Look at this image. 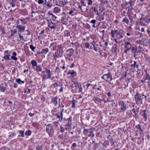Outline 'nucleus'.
Masks as SVG:
<instances>
[{"instance_id": "1", "label": "nucleus", "mask_w": 150, "mask_h": 150, "mask_svg": "<svg viewBox=\"0 0 150 150\" xmlns=\"http://www.w3.org/2000/svg\"><path fill=\"white\" fill-rule=\"evenodd\" d=\"M124 31L121 29L112 30L111 33V36L119 40L125 36Z\"/></svg>"}, {"instance_id": "2", "label": "nucleus", "mask_w": 150, "mask_h": 150, "mask_svg": "<svg viewBox=\"0 0 150 150\" xmlns=\"http://www.w3.org/2000/svg\"><path fill=\"white\" fill-rule=\"evenodd\" d=\"M146 96L144 94L137 93L135 96V99L136 103L138 105H141L143 103L142 99L146 98Z\"/></svg>"}, {"instance_id": "3", "label": "nucleus", "mask_w": 150, "mask_h": 150, "mask_svg": "<svg viewBox=\"0 0 150 150\" xmlns=\"http://www.w3.org/2000/svg\"><path fill=\"white\" fill-rule=\"evenodd\" d=\"M84 135L93 137H94L93 132V129L91 128L89 129H84L83 131Z\"/></svg>"}, {"instance_id": "4", "label": "nucleus", "mask_w": 150, "mask_h": 150, "mask_svg": "<svg viewBox=\"0 0 150 150\" xmlns=\"http://www.w3.org/2000/svg\"><path fill=\"white\" fill-rule=\"evenodd\" d=\"M50 71V70L47 68L46 69L45 71H42L41 73L42 78L45 80L46 79L50 78L51 76Z\"/></svg>"}, {"instance_id": "5", "label": "nucleus", "mask_w": 150, "mask_h": 150, "mask_svg": "<svg viewBox=\"0 0 150 150\" xmlns=\"http://www.w3.org/2000/svg\"><path fill=\"white\" fill-rule=\"evenodd\" d=\"M65 121L66 123L65 125V129L69 130L71 128L72 122V117H70L69 118H67Z\"/></svg>"}, {"instance_id": "6", "label": "nucleus", "mask_w": 150, "mask_h": 150, "mask_svg": "<svg viewBox=\"0 0 150 150\" xmlns=\"http://www.w3.org/2000/svg\"><path fill=\"white\" fill-rule=\"evenodd\" d=\"M112 75L110 73L105 74L102 77V78L104 79L106 81L109 82L112 80Z\"/></svg>"}, {"instance_id": "7", "label": "nucleus", "mask_w": 150, "mask_h": 150, "mask_svg": "<svg viewBox=\"0 0 150 150\" xmlns=\"http://www.w3.org/2000/svg\"><path fill=\"white\" fill-rule=\"evenodd\" d=\"M149 20L147 18H141L140 19V24L143 26L147 25L146 23L148 24Z\"/></svg>"}, {"instance_id": "8", "label": "nucleus", "mask_w": 150, "mask_h": 150, "mask_svg": "<svg viewBox=\"0 0 150 150\" xmlns=\"http://www.w3.org/2000/svg\"><path fill=\"white\" fill-rule=\"evenodd\" d=\"M118 105L120 106L121 109L123 112H124L126 109V105L125 104L123 101L118 102Z\"/></svg>"}, {"instance_id": "9", "label": "nucleus", "mask_w": 150, "mask_h": 150, "mask_svg": "<svg viewBox=\"0 0 150 150\" xmlns=\"http://www.w3.org/2000/svg\"><path fill=\"white\" fill-rule=\"evenodd\" d=\"M81 6L79 5V9L83 12H87L88 10V9L87 8L83 9L82 8V7H85L86 6V4L83 1H81Z\"/></svg>"}, {"instance_id": "10", "label": "nucleus", "mask_w": 150, "mask_h": 150, "mask_svg": "<svg viewBox=\"0 0 150 150\" xmlns=\"http://www.w3.org/2000/svg\"><path fill=\"white\" fill-rule=\"evenodd\" d=\"M60 101V98H58L56 96L52 99L51 102L53 105H54V106H56L57 105L58 102H59Z\"/></svg>"}, {"instance_id": "11", "label": "nucleus", "mask_w": 150, "mask_h": 150, "mask_svg": "<svg viewBox=\"0 0 150 150\" xmlns=\"http://www.w3.org/2000/svg\"><path fill=\"white\" fill-rule=\"evenodd\" d=\"M64 109H62L61 112L57 113L56 114L57 118L59 119V121L61 122L63 119V112L64 111Z\"/></svg>"}, {"instance_id": "12", "label": "nucleus", "mask_w": 150, "mask_h": 150, "mask_svg": "<svg viewBox=\"0 0 150 150\" xmlns=\"http://www.w3.org/2000/svg\"><path fill=\"white\" fill-rule=\"evenodd\" d=\"M53 56L54 59L56 60L57 58L61 57L62 56V53L56 51L53 54Z\"/></svg>"}, {"instance_id": "13", "label": "nucleus", "mask_w": 150, "mask_h": 150, "mask_svg": "<svg viewBox=\"0 0 150 150\" xmlns=\"http://www.w3.org/2000/svg\"><path fill=\"white\" fill-rule=\"evenodd\" d=\"M59 44L54 42L51 43L50 46V48L53 50H56L57 49Z\"/></svg>"}, {"instance_id": "14", "label": "nucleus", "mask_w": 150, "mask_h": 150, "mask_svg": "<svg viewBox=\"0 0 150 150\" xmlns=\"http://www.w3.org/2000/svg\"><path fill=\"white\" fill-rule=\"evenodd\" d=\"M10 53L8 50H5L4 51V54L3 58L6 60H9L10 59Z\"/></svg>"}, {"instance_id": "15", "label": "nucleus", "mask_w": 150, "mask_h": 150, "mask_svg": "<svg viewBox=\"0 0 150 150\" xmlns=\"http://www.w3.org/2000/svg\"><path fill=\"white\" fill-rule=\"evenodd\" d=\"M74 53V51L71 48L68 50L66 52V55L69 58L71 57Z\"/></svg>"}, {"instance_id": "16", "label": "nucleus", "mask_w": 150, "mask_h": 150, "mask_svg": "<svg viewBox=\"0 0 150 150\" xmlns=\"http://www.w3.org/2000/svg\"><path fill=\"white\" fill-rule=\"evenodd\" d=\"M125 49H127L129 50H130L133 44H131L129 42L127 41H125Z\"/></svg>"}, {"instance_id": "17", "label": "nucleus", "mask_w": 150, "mask_h": 150, "mask_svg": "<svg viewBox=\"0 0 150 150\" xmlns=\"http://www.w3.org/2000/svg\"><path fill=\"white\" fill-rule=\"evenodd\" d=\"M16 28H18V32L22 33L25 30V26H22L21 25H17Z\"/></svg>"}, {"instance_id": "18", "label": "nucleus", "mask_w": 150, "mask_h": 150, "mask_svg": "<svg viewBox=\"0 0 150 150\" xmlns=\"http://www.w3.org/2000/svg\"><path fill=\"white\" fill-rule=\"evenodd\" d=\"M57 25L56 24L53 23L51 21L48 22V26L51 29H53L56 28Z\"/></svg>"}, {"instance_id": "19", "label": "nucleus", "mask_w": 150, "mask_h": 150, "mask_svg": "<svg viewBox=\"0 0 150 150\" xmlns=\"http://www.w3.org/2000/svg\"><path fill=\"white\" fill-rule=\"evenodd\" d=\"M64 46L62 45L61 44L57 46V51H58V52L63 53L64 52Z\"/></svg>"}, {"instance_id": "20", "label": "nucleus", "mask_w": 150, "mask_h": 150, "mask_svg": "<svg viewBox=\"0 0 150 150\" xmlns=\"http://www.w3.org/2000/svg\"><path fill=\"white\" fill-rule=\"evenodd\" d=\"M52 129V126L50 124H48L46 127V131L49 133V134H50Z\"/></svg>"}, {"instance_id": "21", "label": "nucleus", "mask_w": 150, "mask_h": 150, "mask_svg": "<svg viewBox=\"0 0 150 150\" xmlns=\"http://www.w3.org/2000/svg\"><path fill=\"white\" fill-rule=\"evenodd\" d=\"M130 50H131L132 52L134 54L136 52H137V47L134 44H133Z\"/></svg>"}, {"instance_id": "22", "label": "nucleus", "mask_w": 150, "mask_h": 150, "mask_svg": "<svg viewBox=\"0 0 150 150\" xmlns=\"http://www.w3.org/2000/svg\"><path fill=\"white\" fill-rule=\"evenodd\" d=\"M146 72L147 71L146 70ZM150 79V77L149 75L147 74L146 73L145 75V76L144 77V81L145 82H147L149 81Z\"/></svg>"}, {"instance_id": "23", "label": "nucleus", "mask_w": 150, "mask_h": 150, "mask_svg": "<svg viewBox=\"0 0 150 150\" xmlns=\"http://www.w3.org/2000/svg\"><path fill=\"white\" fill-rule=\"evenodd\" d=\"M67 19V18L66 16H64L61 18L60 21L63 24L66 25L67 24L66 21Z\"/></svg>"}, {"instance_id": "24", "label": "nucleus", "mask_w": 150, "mask_h": 150, "mask_svg": "<svg viewBox=\"0 0 150 150\" xmlns=\"http://www.w3.org/2000/svg\"><path fill=\"white\" fill-rule=\"evenodd\" d=\"M92 9L93 10L96 14L98 15L100 14V12L98 11V8L97 7H92Z\"/></svg>"}, {"instance_id": "25", "label": "nucleus", "mask_w": 150, "mask_h": 150, "mask_svg": "<svg viewBox=\"0 0 150 150\" xmlns=\"http://www.w3.org/2000/svg\"><path fill=\"white\" fill-rule=\"evenodd\" d=\"M93 100L96 103L101 102L102 101V99H101L100 98H97L96 97H94L93 98Z\"/></svg>"}, {"instance_id": "26", "label": "nucleus", "mask_w": 150, "mask_h": 150, "mask_svg": "<svg viewBox=\"0 0 150 150\" xmlns=\"http://www.w3.org/2000/svg\"><path fill=\"white\" fill-rule=\"evenodd\" d=\"M37 72H38L42 71V68L40 65L37 66L36 67L33 69Z\"/></svg>"}, {"instance_id": "27", "label": "nucleus", "mask_w": 150, "mask_h": 150, "mask_svg": "<svg viewBox=\"0 0 150 150\" xmlns=\"http://www.w3.org/2000/svg\"><path fill=\"white\" fill-rule=\"evenodd\" d=\"M17 55L16 53L15 52H13L12 53V55L11 56V59L14 61L17 60V58L16 57Z\"/></svg>"}, {"instance_id": "28", "label": "nucleus", "mask_w": 150, "mask_h": 150, "mask_svg": "<svg viewBox=\"0 0 150 150\" xmlns=\"http://www.w3.org/2000/svg\"><path fill=\"white\" fill-rule=\"evenodd\" d=\"M31 63L32 65L33 69H34L35 67H36L37 66V63L36 61L35 60H31Z\"/></svg>"}, {"instance_id": "29", "label": "nucleus", "mask_w": 150, "mask_h": 150, "mask_svg": "<svg viewBox=\"0 0 150 150\" xmlns=\"http://www.w3.org/2000/svg\"><path fill=\"white\" fill-rule=\"evenodd\" d=\"M75 9L74 8L73 10H71L69 13V15H71V16L75 15L76 14V13L75 12Z\"/></svg>"}, {"instance_id": "30", "label": "nucleus", "mask_w": 150, "mask_h": 150, "mask_svg": "<svg viewBox=\"0 0 150 150\" xmlns=\"http://www.w3.org/2000/svg\"><path fill=\"white\" fill-rule=\"evenodd\" d=\"M60 11V8L58 7H55L53 10L54 12L56 13H59Z\"/></svg>"}, {"instance_id": "31", "label": "nucleus", "mask_w": 150, "mask_h": 150, "mask_svg": "<svg viewBox=\"0 0 150 150\" xmlns=\"http://www.w3.org/2000/svg\"><path fill=\"white\" fill-rule=\"evenodd\" d=\"M16 81L18 84H21L22 83L23 84L24 83V81H22L20 79H17L16 80Z\"/></svg>"}, {"instance_id": "32", "label": "nucleus", "mask_w": 150, "mask_h": 150, "mask_svg": "<svg viewBox=\"0 0 150 150\" xmlns=\"http://www.w3.org/2000/svg\"><path fill=\"white\" fill-rule=\"evenodd\" d=\"M138 67V65L137 64V62L134 61V64H132L131 66V67L132 68H137Z\"/></svg>"}, {"instance_id": "33", "label": "nucleus", "mask_w": 150, "mask_h": 150, "mask_svg": "<svg viewBox=\"0 0 150 150\" xmlns=\"http://www.w3.org/2000/svg\"><path fill=\"white\" fill-rule=\"evenodd\" d=\"M47 0H38V3L39 4H46V3Z\"/></svg>"}, {"instance_id": "34", "label": "nucleus", "mask_w": 150, "mask_h": 150, "mask_svg": "<svg viewBox=\"0 0 150 150\" xmlns=\"http://www.w3.org/2000/svg\"><path fill=\"white\" fill-rule=\"evenodd\" d=\"M68 74H71L73 76H76V73L74 71H69L68 72Z\"/></svg>"}, {"instance_id": "35", "label": "nucleus", "mask_w": 150, "mask_h": 150, "mask_svg": "<svg viewBox=\"0 0 150 150\" xmlns=\"http://www.w3.org/2000/svg\"><path fill=\"white\" fill-rule=\"evenodd\" d=\"M96 23V20L94 19L92 20L90 22V23H92L93 24V25H92V26L94 28H95L96 27V26L95 25Z\"/></svg>"}, {"instance_id": "36", "label": "nucleus", "mask_w": 150, "mask_h": 150, "mask_svg": "<svg viewBox=\"0 0 150 150\" xmlns=\"http://www.w3.org/2000/svg\"><path fill=\"white\" fill-rule=\"evenodd\" d=\"M104 16L103 15H101L98 18V20L101 21L104 20Z\"/></svg>"}, {"instance_id": "37", "label": "nucleus", "mask_w": 150, "mask_h": 150, "mask_svg": "<svg viewBox=\"0 0 150 150\" xmlns=\"http://www.w3.org/2000/svg\"><path fill=\"white\" fill-rule=\"evenodd\" d=\"M71 102L72 104L71 107L73 108H75V104L77 102V101L75 100H73L71 101Z\"/></svg>"}, {"instance_id": "38", "label": "nucleus", "mask_w": 150, "mask_h": 150, "mask_svg": "<svg viewBox=\"0 0 150 150\" xmlns=\"http://www.w3.org/2000/svg\"><path fill=\"white\" fill-rule=\"evenodd\" d=\"M42 53H43L46 54L49 51V49L48 48L42 49Z\"/></svg>"}, {"instance_id": "39", "label": "nucleus", "mask_w": 150, "mask_h": 150, "mask_svg": "<svg viewBox=\"0 0 150 150\" xmlns=\"http://www.w3.org/2000/svg\"><path fill=\"white\" fill-rule=\"evenodd\" d=\"M18 35L19 38H20L21 40H22L23 41H24V39L23 38V35H22L20 33H18Z\"/></svg>"}, {"instance_id": "40", "label": "nucleus", "mask_w": 150, "mask_h": 150, "mask_svg": "<svg viewBox=\"0 0 150 150\" xmlns=\"http://www.w3.org/2000/svg\"><path fill=\"white\" fill-rule=\"evenodd\" d=\"M48 13L49 15H51L52 16V17L53 18V19L56 20V18H57V16H55V15H54L53 14L51 13V11H49L48 12Z\"/></svg>"}, {"instance_id": "41", "label": "nucleus", "mask_w": 150, "mask_h": 150, "mask_svg": "<svg viewBox=\"0 0 150 150\" xmlns=\"http://www.w3.org/2000/svg\"><path fill=\"white\" fill-rule=\"evenodd\" d=\"M122 21L125 22L127 24H128L129 22V20L126 17H125L123 18Z\"/></svg>"}, {"instance_id": "42", "label": "nucleus", "mask_w": 150, "mask_h": 150, "mask_svg": "<svg viewBox=\"0 0 150 150\" xmlns=\"http://www.w3.org/2000/svg\"><path fill=\"white\" fill-rule=\"evenodd\" d=\"M0 88L2 92H4L6 89V87L3 86L2 85H0Z\"/></svg>"}, {"instance_id": "43", "label": "nucleus", "mask_w": 150, "mask_h": 150, "mask_svg": "<svg viewBox=\"0 0 150 150\" xmlns=\"http://www.w3.org/2000/svg\"><path fill=\"white\" fill-rule=\"evenodd\" d=\"M74 84L75 87H76L79 88L80 86H81V84L78 82H75Z\"/></svg>"}, {"instance_id": "44", "label": "nucleus", "mask_w": 150, "mask_h": 150, "mask_svg": "<svg viewBox=\"0 0 150 150\" xmlns=\"http://www.w3.org/2000/svg\"><path fill=\"white\" fill-rule=\"evenodd\" d=\"M25 134L26 135L30 136L31 134V131L30 130H28L26 131Z\"/></svg>"}, {"instance_id": "45", "label": "nucleus", "mask_w": 150, "mask_h": 150, "mask_svg": "<svg viewBox=\"0 0 150 150\" xmlns=\"http://www.w3.org/2000/svg\"><path fill=\"white\" fill-rule=\"evenodd\" d=\"M83 46L87 48H88L89 47V44L88 42H85L83 44Z\"/></svg>"}, {"instance_id": "46", "label": "nucleus", "mask_w": 150, "mask_h": 150, "mask_svg": "<svg viewBox=\"0 0 150 150\" xmlns=\"http://www.w3.org/2000/svg\"><path fill=\"white\" fill-rule=\"evenodd\" d=\"M88 5H91L93 4V2L92 0H87Z\"/></svg>"}, {"instance_id": "47", "label": "nucleus", "mask_w": 150, "mask_h": 150, "mask_svg": "<svg viewBox=\"0 0 150 150\" xmlns=\"http://www.w3.org/2000/svg\"><path fill=\"white\" fill-rule=\"evenodd\" d=\"M18 132H19L21 134V135H19V136L22 137H24V131H18Z\"/></svg>"}, {"instance_id": "48", "label": "nucleus", "mask_w": 150, "mask_h": 150, "mask_svg": "<svg viewBox=\"0 0 150 150\" xmlns=\"http://www.w3.org/2000/svg\"><path fill=\"white\" fill-rule=\"evenodd\" d=\"M46 5L47 6L48 8H50L52 6V5L49 3H47L46 4Z\"/></svg>"}, {"instance_id": "49", "label": "nucleus", "mask_w": 150, "mask_h": 150, "mask_svg": "<svg viewBox=\"0 0 150 150\" xmlns=\"http://www.w3.org/2000/svg\"><path fill=\"white\" fill-rule=\"evenodd\" d=\"M142 47L140 46H139L138 49H137V52L140 53L142 51Z\"/></svg>"}, {"instance_id": "50", "label": "nucleus", "mask_w": 150, "mask_h": 150, "mask_svg": "<svg viewBox=\"0 0 150 150\" xmlns=\"http://www.w3.org/2000/svg\"><path fill=\"white\" fill-rule=\"evenodd\" d=\"M30 48L32 51L34 52L35 51L34 50L36 48V47L34 46L33 45H31L30 46Z\"/></svg>"}, {"instance_id": "51", "label": "nucleus", "mask_w": 150, "mask_h": 150, "mask_svg": "<svg viewBox=\"0 0 150 150\" xmlns=\"http://www.w3.org/2000/svg\"><path fill=\"white\" fill-rule=\"evenodd\" d=\"M65 128H64L62 126H60V132L61 133H63L65 131Z\"/></svg>"}, {"instance_id": "52", "label": "nucleus", "mask_w": 150, "mask_h": 150, "mask_svg": "<svg viewBox=\"0 0 150 150\" xmlns=\"http://www.w3.org/2000/svg\"><path fill=\"white\" fill-rule=\"evenodd\" d=\"M36 149L37 150H43L42 147L41 146H38Z\"/></svg>"}, {"instance_id": "53", "label": "nucleus", "mask_w": 150, "mask_h": 150, "mask_svg": "<svg viewBox=\"0 0 150 150\" xmlns=\"http://www.w3.org/2000/svg\"><path fill=\"white\" fill-rule=\"evenodd\" d=\"M4 28L0 25V30H1L3 34H4L5 33V32L4 31Z\"/></svg>"}, {"instance_id": "54", "label": "nucleus", "mask_w": 150, "mask_h": 150, "mask_svg": "<svg viewBox=\"0 0 150 150\" xmlns=\"http://www.w3.org/2000/svg\"><path fill=\"white\" fill-rule=\"evenodd\" d=\"M128 16L129 17V19L130 21V22H132L133 21V18L132 17V16L129 14H128Z\"/></svg>"}, {"instance_id": "55", "label": "nucleus", "mask_w": 150, "mask_h": 150, "mask_svg": "<svg viewBox=\"0 0 150 150\" xmlns=\"http://www.w3.org/2000/svg\"><path fill=\"white\" fill-rule=\"evenodd\" d=\"M20 21L23 22L24 24H25L27 23V22L24 19H21Z\"/></svg>"}, {"instance_id": "56", "label": "nucleus", "mask_w": 150, "mask_h": 150, "mask_svg": "<svg viewBox=\"0 0 150 150\" xmlns=\"http://www.w3.org/2000/svg\"><path fill=\"white\" fill-rule=\"evenodd\" d=\"M148 29L147 30V32L149 36H150V26L148 27Z\"/></svg>"}, {"instance_id": "57", "label": "nucleus", "mask_w": 150, "mask_h": 150, "mask_svg": "<svg viewBox=\"0 0 150 150\" xmlns=\"http://www.w3.org/2000/svg\"><path fill=\"white\" fill-rule=\"evenodd\" d=\"M143 116L146 120L147 119V114L146 113H143Z\"/></svg>"}, {"instance_id": "58", "label": "nucleus", "mask_w": 150, "mask_h": 150, "mask_svg": "<svg viewBox=\"0 0 150 150\" xmlns=\"http://www.w3.org/2000/svg\"><path fill=\"white\" fill-rule=\"evenodd\" d=\"M136 127L139 129L141 132L142 131V130L141 129V126L139 125H138L136 126Z\"/></svg>"}, {"instance_id": "59", "label": "nucleus", "mask_w": 150, "mask_h": 150, "mask_svg": "<svg viewBox=\"0 0 150 150\" xmlns=\"http://www.w3.org/2000/svg\"><path fill=\"white\" fill-rule=\"evenodd\" d=\"M11 35H13V34L16 33V31L15 30H11Z\"/></svg>"}, {"instance_id": "60", "label": "nucleus", "mask_w": 150, "mask_h": 150, "mask_svg": "<svg viewBox=\"0 0 150 150\" xmlns=\"http://www.w3.org/2000/svg\"><path fill=\"white\" fill-rule=\"evenodd\" d=\"M100 2L102 4H105L108 2L106 0H100Z\"/></svg>"}, {"instance_id": "61", "label": "nucleus", "mask_w": 150, "mask_h": 150, "mask_svg": "<svg viewBox=\"0 0 150 150\" xmlns=\"http://www.w3.org/2000/svg\"><path fill=\"white\" fill-rule=\"evenodd\" d=\"M131 16H132V17L133 18H133H134L136 16V14H129Z\"/></svg>"}, {"instance_id": "62", "label": "nucleus", "mask_w": 150, "mask_h": 150, "mask_svg": "<svg viewBox=\"0 0 150 150\" xmlns=\"http://www.w3.org/2000/svg\"><path fill=\"white\" fill-rule=\"evenodd\" d=\"M76 144L75 143H73L72 146H73L74 148L76 147Z\"/></svg>"}, {"instance_id": "63", "label": "nucleus", "mask_w": 150, "mask_h": 150, "mask_svg": "<svg viewBox=\"0 0 150 150\" xmlns=\"http://www.w3.org/2000/svg\"><path fill=\"white\" fill-rule=\"evenodd\" d=\"M64 107V105H63L62 104H61L60 105H59V106L58 107L59 108H62V109H64L63 108Z\"/></svg>"}, {"instance_id": "64", "label": "nucleus", "mask_w": 150, "mask_h": 150, "mask_svg": "<svg viewBox=\"0 0 150 150\" xmlns=\"http://www.w3.org/2000/svg\"><path fill=\"white\" fill-rule=\"evenodd\" d=\"M78 88H79V92H81L82 91V88L81 87V86H80Z\"/></svg>"}]
</instances>
